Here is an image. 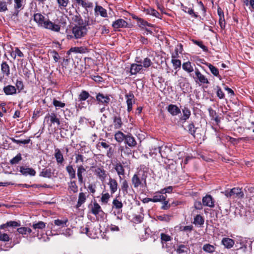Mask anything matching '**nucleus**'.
<instances>
[{
	"label": "nucleus",
	"mask_w": 254,
	"mask_h": 254,
	"mask_svg": "<svg viewBox=\"0 0 254 254\" xmlns=\"http://www.w3.org/2000/svg\"><path fill=\"white\" fill-rule=\"evenodd\" d=\"M20 226V223L14 221H10L0 225V241L8 242L10 240L7 233H12L13 229Z\"/></svg>",
	"instance_id": "1"
},
{
	"label": "nucleus",
	"mask_w": 254,
	"mask_h": 254,
	"mask_svg": "<svg viewBox=\"0 0 254 254\" xmlns=\"http://www.w3.org/2000/svg\"><path fill=\"white\" fill-rule=\"evenodd\" d=\"M146 174L144 172H139L134 174L131 178V183L134 188L146 186Z\"/></svg>",
	"instance_id": "2"
},
{
	"label": "nucleus",
	"mask_w": 254,
	"mask_h": 254,
	"mask_svg": "<svg viewBox=\"0 0 254 254\" xmlns=\"http://www.w3.org/2000/svg\"><path fill=\"white\" fill-rule=\"evenodd\" d=\"M73 36L67 35L68 39H71L74 37L76 39L81 38L86 35L87 29L85 26H76L72 30Z\"/></svg>",
	"instance_id": "3"
},
{
	"label": "nucleus",
	"mask_w": 254,
	"mask_h": 254,
	"mask_svg": "<svg viewBox=\"0 0 254 254\" xmlns=\"http://www.w3.org/2000/svg\"><path fill=\"white\" fill-rule=\"evenodd\" d=\"M194 71L195 76H193L192 77L196 82L198 80L200 83L203 84H208L209 83L207 78L201 73L198 68H195Z\"/></svg>",
	"instance_id": "4"
},
{
	"label": "nucleus",
	"mask_w": 254,
	"mask_h": 254,
	"mask_svg": "<svg viewBox=\"0 0 254 254\" xmlns=\"http://www.w3.org/2000/svg\"><path fill=\"white\" fill-rule=\"evenodd\" d=\"M125 98L127 99V111L128 112H130L132 109V105L134 103V96L131 92H129L128 93L125 95Z\"/></svg>",
	"instance_id": "5"
},
{
	"label": "nucleus",
	"mask_w": 254,
	"mask_h": 254,
	"mask_svg": "<svg viewBox=\"0 0 254 254\" xmlns=\"http://www.w3.org/2000/svg\"><path fill=\"white\" fill-rule=\"evenodd\" d=\"M158 143V142L157 141L152 142L149 152L151 156H156L158 154L160 155L161 146Z\"/></svg>",
	"instance_id": "6"
},
{
	"label": "nucleus",
	"mask_w": 254,
	"mask_h": 254,
	"mask_svg": "<svg viewBox=\"0 0 254 254\" xmlns=\"http://www.w3.org/2000/svg\"><path fill=\"white\" fill-rule=\"evenodd\" d=\"M160 238L162 248H169L170 246L169 245V243L168 242L172 240L171 237L168 234L162 233L160 234Z\"/></svg>",
	"instance_id": "7"
},
{
	"label": "nucleus",
	"mask_w": 254,
	"mask_h": 254,
	"mask_svg": "<svg viewBox=\"0 0 254 254\" xmlns=\"http://www.w3.org/2000/svg\"><path fill=\"white\" fill-rule=\"evenodd\" d=\"M44 27L54 32H59L61 29V26L60 25L55 24L49 19L46 20V24L44 25Z\"/></svg>",
	"instance_id": "8"
},
{
	"label": "nucleus",
	"mask_w": 254,
	"mask_h": 254,
	"mask_svg": "<svg viewBox=\"0 0 254 254\" xmlns=\"http://www.w3.org/2000/svg\"><path fill=\"white\" fill-rule=\"evenodd\" d=\"M128 23L123 19H118L112 24V27L114 29L127 27Z\"/></svg>",
	"instance_id": "9"
},
{
	"label": "nucleus",
	"mask_w": 254,
	"mask_h": 254,
	"mask_svg": "<svg viewBox=\"0 0 254 254\" xmlns=\"http://www.w3.org/2000/svg\"><path fill=\"white\" fill-rule=\"evenodd\" d=\"M108 185L109 186L110 192L112 194H114L117 191L118 189V184L116 180L110 177L109 179Z\"/></svg>",
	"instance_id": "10"
},
{
	"label": "nucleus",
	"mask_w": 254,
	"mask_h": 254,
	"mask_svg": "<svg viewBox=\"0 0 254 254\" xmlns=\"http://www.w3.org/2000/svg\"><path fill=\"white\" fill-rule=\"evenodd\" d=\"M168 112L173 116H177L181 113V110L179 107L174 104H170L167 107Z\"/></svg>",
	"instance_id": "11"
},
{
	"label": "nucleus",
	"mask_w": 254,
	"mask_h": 254,
	"mask_svg": "<svg viewBox=\"0 0 254 254\" xmlns=\"http://www.w3.org/2000/svg\"><path fill=\"white\" fill-rule=\"evenodd\" d=\"M34 20L39 26L43 27L46 22V20H45V17L40 13H36L34 15Z\"/></svg>",
	"instance_id": "12"
},
{
	"label": "nucleus",
	"mask_w": 254,
	"mask_h": 254,
	"mask_svg": "<svg viewBox=\"0 0 254 254\" xmlns=\"http://www.w3.org/2000/svg\"><path fill=\"white\" fill-rule=\"evenodd\" d=\"M91 212L94 215L99 214L100 212H102V209L100 205L96 202H93V204H90L89 206Z\"/></svg>",
	"instance_id": "13"
},
{
	"label": "nucleus",
	"mask_w": 254,
	"mask_h": 254,
	"mask_svg": "<svg viewBox=\"0 0 254 254\" xmlns=\"http://www.w3.org/2000/svg\"><path fill=\"white\" fill-rule=\"evenodd\" d=\"M172 152L170 147L167 146H161L160 156L162 158H168Z\"/></svg>",
	"instance_id": "14"
},
{
	"label": "nucleus",
	"mask_w": 254,
	"mask_h": 254,
	"mask_svg": "<svg viewBox=\"0 0 254 254\" xmlns=\"http://www.w3.org/2000/svg\"><path fill=\"white\" fill-rule=\"evenodd\" d=\"M95 173L98 177L99 179L102 182L105 180L107 176L106 171L103 169L99 167L95 169Z\"/></svg>",
	"instance_id": "15"
},
{
	"label": "nucleus",
	"mask_w": 254,
	"mask_h": 254,
	"mask_svg": "<svg viewBox=\"0 0 254 254\" xmlns=\"http://www.w3.org/2000/svg\"><path fill=\"white\" fill-rule=\"evenodd\" d=\"M94 11L96 15H100L104 18L108 16L107 10L100 5H97L95 7Z\"/></svg>",
	"instance_id": "16"
},
{
	"label": "nucleus",
	"mask_w": 254,
	"mask_h": 254,
	"mask_svg": "<svg viewBox=\"0 0 254 254\" xmlns=\"http://www.w3.org/2000/svg\"><path fill=\"white\" fill-rule=\"evenodd\" d=\"M19 171L25 176L29 175L31 176H34L36 174V171L33 169L31 168H25L23 166H21L20 167Z\"/></svg>",
	"instance_id": "17"
},
{
	"label": "nucleus",
	"mask_w": 254,
	"mask_h": 254,
	"mask_svg": "<svg viewBox=\"0 0 254 254\" xmlns=\"http://www.w3.org/2000/svg\"><path fill=\"white\" fill-rule=\"evenodd\" d=\"M202 204L204 206L210 207H214V201L210 195H206L202 198Z\"/></svg>",
	"instance_id": "18"
},
{
	"label": "nucleus",
	"mask_w": 254,
	"mask_h": 254,
	"mask_svg": "<svg viewBox=\"0 0 254 254\" xmlns=\"http://www.w3.org/2000/svg\"><path fill=\"white\" fill-rule=\"evenodd\" d=\"M114 169L116 171L120 180H122V177H124L125 174V169L123 166L120 163H118L115 165Z\"/></svg>",
	"instance_id": "19"
},
{
	"label": "nucleus",
	"mask_w": 254,
	"mask_h": 254,
	"mask_svg": "<svg viewBox=\"0 0 254 254\" xmlns=\"http://www.w3.org/2000/svg\"><path fill=\"white\" fill-rule=\"evenodd\" d=\"M113 125L115 129H119L121 128L123 125L121 118L120 116H114L113 118Z\"/></svg>",
	"instance_id": "20"
},
{
	"label": "nucleus",
	"mask_w": 254,
	"mask_h": 254,
	"mask_svg": "<svg viewBox=\"0 0 254 254\" xmlns=\"http://www.w3.org/2000/svg\"><path fill=\"white\" fill-rule=\"evenodd\" d=\"M96 100L99 103H101L104 105L108 104L110 101V99L107 96H105L102 93H98L96 95Z\"/></svg>",
	"instance_id": "21"
},
{
	"label": "nucleus",
	"mask_w": 254,
	"mask_h": 254,
	"mask_svg": "<svg viewBox=\"0 0 254 254\" xmlns=\"http://www.w3.org/2000/svg\"><path fill=\"white\" fill-rule=\"evenodd\" d=\"M4 93L6 95H12L16 93V88L15 86L8 85L5 86L3 89Z\"/></svg>",
	"instance_id": "22"
},
{
	"label": "nucleus",
	"mask_w": 254,
	"mask_h": 254,
	"mask_svg": "<svg viewBox=\"0 0 254 254\" xmlns=\"http://www.w3.org/2000/svg\"><path fill=\"white\" fill-rule=\"evenodd\" d=\"M231 193L232 196L237 198H243L244 196V194L242 190V189L239 188H234L231 190Z\"/></svg>",
	"instance_id": "23"
},
{
	"label": "nucleus",
	"mask_w": 254,
	"mask_h": 254,
	"mask_svg": "<svg viewBox=\"0 0 254 254\" xmlns=\"http://www.w3.org/2000/svg\"><path fill=\"white\" fill-rule=\"evenodd\" d=\"M1 71L4 76L8 77L10 75V67L6 62L1 64Z\"/></svg>",
	"instance_id": "24"
},
{
	"label": "nucleus",
	"mask_w": 254,
	"mask_h": 254,
	"mask_svg": "<svg viewBox=\"0 0 254 254\" xmlns=\"http://www.w3.org/2000/svg\"><path fill=\"white\" fill-rule=\"evenodd\" d=\"M163 193L160 191L155 193L153 197L152 198V201L154 202H160L166 199V196L162 195Z\"/></svg>",
	"instance_id": "25"
},
{
	"label": "nucleus",
	"mask_w": 254,
	"mask_h": 254,
	"mask_svg": "<svg viewBox=\"0 0 254 254\" xmlns=\"http://www.w3.org/2000/svg\"><path fill=\"white\" fill-rule=\"evenodd\" d=\"M142 68V65L141 64H131L130 72L131 75L136 74Z\"/></svg>",
	"instance_id": "26"
},
{
	"label": "nucleus",
	"mask_w": 254,
	"mask_h": 254,
	"mask_svg": "<svg viewBox=\"0 0 254 254\" xmlns=\"http://www.w3.org/2000/svg\"><path fill=\"white\" fill-rule=\"evenodd\" d=\"M222 243L227 249L232 248L235 244L234 241L229 238H224L222 240Z\"/></svg>",
	"instance_id": "27"
},
{
	"label": "nucleus",
	"mask_w": 254,
	"mask_h": 254,
	"mask_svg": "<svg viewBox=\"0 0 254 254\" xmlns=\"http://www.w3.org/2000/svg\"><path fill=\"white\" fill-rule=\"evenodd\" d=\"M125 140V142L130 147H134L136 145L135 138L131 134L127 135Z\"/></svg>",
	"instance_id": "28"
},
{
	"label": "nucleus",
	"mask_w": 254,
	"mask_h": 254,
	"mask_svg": "<svg viewBox=\"0 0 254 254\" xmlns=\"http://www.w3.org/2000/svg\"><path fill=\"white\" fill-rule=\"evenodd\" d=\"M183 116L181 118V120L186 121L190 117L191 113L190 110L186 106L184 107L182 109Z\"/></svg>",
	"instance_id": "29"
},
{
	"label": "nucleus",
	"mask_w": 254,
	"mask_h": 254,
	"mask_svg": "<svg viewBox=\"0 0 254 254\" xmlns=\"http://www.w3.org/2000/svg\"><path fill=\"white\" fill-rule=\"evenodd\" d=\"M50 119L51 122L52 124L56 123L58 125H60V120L57 117V115L55 113H51V114H48L46 116L45 119Z\"/></svg>",
	"instance_id": "30"
},
{
	"label": "nucleus",
	"mask_w": 254,
	"mask_h": 254,
	"mask_svg": "<svg viewBox=\"0 0 254 254\" xmlns=\"http://www.w3.org/2000/svg\"><path fill=\"white\" fill-rule=\"evenodd\" d=\"M182 68L184 70L189 73H190L194 70L190 62L184 63L182 64ZM190 76H191V74H190Z\"/></svg>",
	"instance_id": "31"
},
{
	"label": "nucleus",
	"mask_w": 254,
	"mask_h": 254,
	"mask_svg": "<svg viewBox=\"0 0 254 254\" xmlns=\"http://www.w3.org/2000/svg\"><path fill=\"white\" fill-rule=\"evenodd\" d=\"M55 157L58 163L62 164L64 161L63 155L58 148L55 149Z\"/></svg>",
	"instance_id": "32"
},
{
	"label": "nucleus",
	"mask_w": 254,
	"mask_h": 254,
	"mask_svg": "<svg viewBox=\"0 0 254 254\" xmlns=\"http://www.w3.org/2000/svg\"><path fill=\"white\" fill-rule=\"evenodd\" d=\"M86 200V195L85 193L80 192L78 195V201L76 204V207L78 208L83 204Z\"/></svg>",
	"instance_id": "33"
},
{
	"label": "nucleus",
	"mask_w": 254,
	"mask_h": 254,
	"mask_svg": "<svg viewBox=\"0 0 254 254\" xmlns=\"http://www.w3.org/2000/svg\"><path fill=\"white\" fill-rule=\"evenodd\" d=\"M206 65L209 68L211 72L215 76L218 77L220 79H221V76L219 74V70L218 68L215 67L214 66L210 64L207 63Z\"/></svg>",
	"instance_id": "34"
},
{
	"label": "nucleus",
	"mask_w": 254,
	"mask_h": 254,
	"mask_svg": "<svg viewBox=\"0 0 254 254\" xmlns=\"http://www.w3.org/2000/svg\"><path fill=\"white\" fill-rule=\"evenodd\" d=\"M123 204L117 198L114 199L112 202V209H122Z\"/></svg>",
	"instance_id": "35"
},
{
	"label": "nucleus",
	"mask_w": 254,
	"mask_h": 254,
	"mask_svg": "<svg viewBox=\"0 0 254 254\" xmlns=\"http://www.w3.org/2000/svg\"><path fill=\"white\" fill-rule=\"evenodd\" d=\"M68 222L67 219H64V220L57 219L54 221L55 225L59 227L60 228H64L67 226V223Z\"/></svg>",
	"instance_id": "36"
},
{
	"label": "nucleus",
	"mask_w": 254,
	"mask_h": 254,
	"mask_svg": "<svg viewBox=\"0 0 254 254\" xmlns=\"http://www.w3.org/2000/svg\"><path fill=\"white\" fill-rule=\"evenodd\" d=\"M76 2L85 8H92L93 6V3L89 2L87 0H75Z\"/></svg>",
	"instance_id": "37"
},
{
	"label": "nucleus",
	"mask_w": 254,
	"mask_h": 254,
	"mask_svg": "<svg viewBox=\"0 0 254 254\" xmlns=\"http://www.w3.org/2000/svg\"><path fill=\"white\" fill-rule=\"evenodd\" d=\"M32 227L35 230H43L46 227V223L43 221H38V222H34L32 224Z\"/></svg>",
	"instance_id": "38"
},
{
	"label": "nucleus",
	"mask_w": 254,
	"mask_h": 254,
	"mask_svg": "<svg viewBox=\"0 0 254 254\" xmlns=\"http://www.w3.org/2000/svg\"><path fill=\"white\" fill-rule=\"evenodd\" d=\"M85 171V169L82 165L78 166L77 167V177L78 178V181L82 183L83 182V176L82 173Z\"/></svg>",
	"instance_id": "39"
},
{
	"label": "nucleus",
	"mask_w": 254,
	"mask_h": 254,
	"mask_svg": "<svg viewBox=\"0 0 254 254\" xmlns=\"http://www.w3.org/2000/svg\"><path fill=\"white\" fill-rule=\"evenodd\" d=\"M202 249L206 253L211 254L215 251V248L213 245H211L209 244H206L203 245Z\"/></svg>",
	"instance_id": "40"
},
{
	"label": "nucleus",
	"mask_w": 254,
	"mask_h": 254,
	"mask_svg": "<svg viewBox=\"0 0 254 254\" xmlns=\"http://www.w3.org/2000/svg\"><path fill=\"white\" fill-rule=\"evenodd\" d=\"M86 51V49L80 47H74L71 48L68 52L67 54H69L71 52H74L75 53H84Z\"/></svg>",
	"instance_id": "41"
},
{
	"label": "nucleus",
	"mask_w": 254,
	"mask_h": 254,
	"mask_svg": "<svg viewBox=\"0 0 254 254\" xmlns=\"http://www.w3.org/2000/svg\"><path fill=\"white\" fill-rule=\"evenodd\" d=\"M146 12L147 14H149L155 17L160 18V14L157 10L152 8L150 7L146 9Z\"/></svg>",
	"instance_id": "42"
},
{
	"label": "nucleus",
	"mask_w": 254,
	"mask_h": 254,
	"mask_svg": "<svg viewBox=\"0 0 254 254\" xmlns=\"http://www.w3.org/2000/svg\"><path fill=\"white\" fill-rule=\"evenodd\" d=\"M17 231L19 234L26 235L31 233L32 230L28 227H21L17 228Z\"/></svg>",
	"instance_id": "43"
},
{
	"label": "nucleus",
	"mask_w": 254,
	"mask_h": 254,
	"mask_svg": "<svg viewBox=\"0 0 254 254\" xmlns=\"http://www.w3.org/2000/svg\"><path fill=\"white\" fill-rule=\"evenodd\" d=\"M126 135H125L122 132L118 131L115 134V139L118 142H122L125 139Z\"/></svg>",
	"instance_id": "44"
},
{
	"label": "nucleus",
	"mask_w": 254,
	"mask_h": 254,
	"mask_svg": "<svg viewBox=\"0 0 254 254\" xmlns=\"http://www.w3.org/2000/svg\"><path fill=\"white\" fill-rule=\"evenodd\" d=\"M66 170L68 173L70 179L75 178V171L71 165H68L66 167Z\"/></svg>",
	"instance_id": "45"
},
{
	"label": "nucleus",
	"mask_w": 254,
	"mask_h": 254,
	"mask_svg": "<svg viewBox=\"0 0 254 254\" xmlns=\"http://www.w3.org/2000/svg\"><path fill=\"white\" fill-rule=\"evenodd\" d=\"M189 250V247L187 245H180L178 246L176 250L178 254H183L187 253Z\"/></svg>",
	"instance_id": "46"
},
{
	"label": "nucleus",
	"mask_w": 254,
	"mask_h": 254,
	"mask_svg": "<svg viewBox=\"0 0 254 254\" xmlns=\"http://www.w3.org/2000/svg\"><path fill=\"white\" fill-rule=\"evenodd\" d=\"M23 0H14V8L21 9L23 8Z\"/></svg>",
	"instance_id": "47"
},
{
	"label": "nucleus",
	"mask_w": 254,
	"mask_h": 254,
	"mask_svg": "<svg viewBox=\"0 0 254 254\" xmlns=\"http://www.w3.org/2000/svg\"><path fill=\"white\" fill-rule=\"evenodd\" d=\"M194 224L201 225L204 223V219L200 215H197L194 219Z\"/></svg>",
	"instance_id": "48"
},
{
	"label": "nucleus",
	"mask_w": 254,
	"mask_h": 254,
	"mask_svg": "<svg viewBox=\"0 0 254 254\" xmlns=\"http://www.w3.org/2000/svg\"><path fill=\"white\" fill-rule=\"evenodd\" d=\"M132 17L133 19H136L137 20V23L140 26H150V24H149L147 21H144L141 18H138L136 16H133Z\"/></svg>",
	"instance_id": "49"
},
{
	"label": "nucleus",
	"mask_w": 254,
	"mask_h": 254,
	"mask_svg": "<svg viewBox=\"0 0 254 254\" xmlns=\"http://www.w3.org/2000/svg\"><path fill=\"white\" fill-rule=\"evenodd\" d=\"M89 97V94L86 91H82L79 95L78 99L79 101H85Z\"/></svg>",
	"instance_id": "50"
},
{
	"label": "nucleus",
	"mask_w": 254,
	"mask_h": 254,
	"mask_svg": "<svg viewBox=\"0 0 254 254\" xmlns=\"http://www.w3.org/2000/svg\"><path fill=\"white\" fill-rule=\"evenodd\" d=\"M121 188L124 193L127 194L128 193V189L129 188V186L126 180H125L123 181L121 185Z\"/></svg>",
	"instance_id": "51"
},
{
	"label": "nucleus",
	"mask_w": 254,
	"mask_h": 254,
	"mask_svg": "<svg viewBox=\"0 0 254 254\" xmlns=\"http://www.w3.org/2000/svg\"><path fill=\"white\" fill-rule=\"evenodd\" d=\"M7 10V3L4 0H0V12H5Z\"/></svg>",
	"instance_id": "52"
},
{
	"label": "nucleus",
	"mask_w": 254,
	"mask_h": 254,
	"mask_svg": "<svg viewBox=\"0 0 254 254\" xmlns=\"http://www.w3.org/2000/svg\"><path fill=\"white\" fill-rule=\"evenodd\" d=\"M40 176L46 178L51 177V170L50 169H43L40 174Z\"/></svg>",
	"instance_id": "53"
},
{
	"label": "nucleus",
	"mask_w": 254,
	"mask_h": 254,
	"mask_svg": "<svg viewBox=\"0 0 254 254\" xmlns=\"http://www.w3.org/2000/svg\"><path fill=\"white\" fill-rule=\"evenodd\" d=\"M53 104L56 108H64L65 107V103L58 101L56 99H54Z\"/></svg>",
	"instance_id": "54"
},
{
	"label": "nucleus",
	"mask_w": 254,
	"mask_h": 254,
	"mask_svg": "<svg viewBox=\"0 0 254 254\" xmlns=\"http://www.w3.org/2000/svg\"><path fill=\"white\" fill-rule=\"evenodd\" d=\"M22 160V157L20 153H18L17 155L10 160V163L11 164H15L18 163Z\"/></svg>",
	"instance_id": "55"
},
{
	"label": "nucleus",
	"mask_w": 254,
	"mask_h": 254,
	"mask_svg": "<svg viewBox=\"0 0 254 254\" xmlns=\"http://www.w3.org/2000/svg\"><path fill=\"white\" fill-rule=\"evenodd\" d=\"M11 55L13 56L14 59L16 58V56L21 58L24 56L23 53L18 48H15V50Z\"/></svg>",
	"instance_id": "56"
},
{
	"label": "nucleus",
	"mask_w": 254,
	"mask_h": 254,
	"mask_svg": "<svg viewBox=\"0 0 254 254\" xmlns=\"http://www.w3.org/2000/svg\"><path fill=\"white\" fill-rule=\"evenodd\" d=\"M158 220L161 221L169 222L171 219V216L167 214L159 215L157 216Z\"/></svg>",
	"instance_id": "57"
},
{
	"label": "nucleus",
	"mask_w": 254,
	"mask_h": 254,
	"mask_svg": "<svg viewBox=\"0 0 254 254\" xmlns=\"http://www.w3.org/2000/svg\"><path fill=\"white\" fill-rule=\"evenodd\" d=\"M57 1L59 4V7L61 9L66 7L69 2L68 0H57Z\"/></svg>",
	"instance_id": "58"
},
{
	"label": "nucleus",
	"mask_w": 254,
	"mask_h": 254,
	"mask_svg": "<svg viewBox=\"0 0 254 254\" xmlns=\"http://www.w3.org/2000/svg\"><path fill=\"white\" fill-rule=\"evenodd\" d=\"M183 10L190 15L193 16L195 18H197L198 17V15L194 12L193 10L191 8H189L187 6H184Z\"/></svg>",
	"instance_id": "59"
},
{
	"label": "nucleus",
	"mask_w": 254,
	"mask_h": 254,
	"mask_svg": "<svg viewBox=\"0 0 254 254\" xmlns=\"http://www.w3.org/2000/svg\"><path fill=\"white\" fill-rule=\"evenodd\" d=\"M110 198V195L109 193L107 192L104 194H102V197L101 198V201L104 203H107L109 198Z\"/></svg>",
	"instance_id": "60"
},
{
	"label": "nucleus",
	"mask_w": 254,
	"mask_h": 254,
	"mask_svg": "<svg viewBox=\"0 0 254 254\" xmlns=\"http://www.w3.org/2000/svg\"><path fill=\"white\" fill-rule=\"evenodd\" d=\"M50 55L53 57L55 62H57L60 58L59 54L55 50H53L51 51Z\"/></svg>",
	"instance_id": "61"
},
{
	"label": "nucleus",
	"mask_w": 254,
	"mask_h": 254,
	"mask_svg": "<svg viewBox=\"0 0 254 254\" xmlns=\"http://www.w3.org/2000/svg\"><path fill=\"white\" fill-rule=\"evenodd\" d=\"M172 63L173 64L175 69L180 68L181 66V62L178 59H172Z\"/></svg>",
	"instance_id": "62"
},
{
	"label": "nucleus",
	"mask_w": 254,
	"mask_h": 254,
	"mask_svg": "<svg viewBox=\"0 0 254 254\" xmlns=\"http://www.w3.org/2000/svg\"><path fill=\"white\" fill-rule=\"evenodd\" d=\"M188 131L191 135L194 136L196 128L193 123L190 124L188 126Z\"/></svg>",
	"instance_id": "63"
},
{
	"label": "nucleus",
	"mask_w": 254,
	"mask_h": 254,
	"mask_svg": "<svg viewBox=\"0 0 254 254\" xmlns=\"http://www.w3.org/2000/svg\"><path fill=\"white\" fill-rule=\"evenodd\" d=\"M69 188L70 190L73 192H76L78 190V187L75 181L71 182L69 184Z\"/></svg>",
	"instance_id": "64"
}]
</instances>
